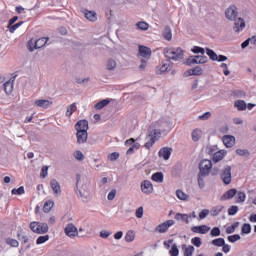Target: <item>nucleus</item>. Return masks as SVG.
I'll return each mask as SVG.
<instances>
[{
  "label": "nucleus",
  "mask_w": 256,
  "mask_h": 256,
  "mask_svg": "<svg viewBox=\"0 0 256 256\" xmlns=\"http://www.w3.org/2000/svg\"><path fill=\"white\" fill-rule=\"evenodd\" d=\"M164 55L169 61H181L183 57L185 56L183 54V49L181 48H165L164 49Z\"/></svg>",
  "instance_id": "nucleus-1"
},
{
  "label": "nucleus",
  "mask_w": 256,
  "mask_h": 256,
  "mask_svg": "<svg viewBox=\"0 0 256 256\" xmlns=\"http://www.w3.org/2000/svg\"><path fill=\"white\" fill-rule=\"evenodd\" d=\"M30 229L33 233H37L38 235H43L48 233L49 225L47 223H40V222H32L30 224Z\"/></svg>",
  "instance_id": "nucleus-2"
},
{
  "label": "nucleus",
  "mask_w": 256,
  "mask_h": 256,
  "mask_svg": "<svg viewBox=\"0 0 256 256\" xmlns=\"http://www.w3.org/2000/svg\"><path fill=\"white\" fill-rule=\"evenodd\" d=\"M47 41H49V38L47 37H42L35 41L30 40L28 42L29 51L33 52L35 49H41L42 47H45V45H47Z\"/></svg>",
  "instance_id": "nucleus-3"
},
{
  "label": "nucleus",
  "mask_w": 256,
  "mask_h": 256,
  "mask_svg": "<svg viewBox=\"0 0 256 256\" xmlns=\"http://www.w3.org/2000/svg\"><path fill=\"white\" fill-rule=\"evenodd\" d=\"M209 61V58L207 56H191L186 60V64L191 67V65H203V63H207Z\"/></svg>",
  "instance_id": "nucleus-4"
},
{
  "label": "nucleus",
  "mask_w": 256,
  "mask_h": 256,
  "mask_svg": "<svg viewBox=\"0 0 256 256\" xmlns=\"http://www.w3.org/2000/svg\"><path fill=\"white\" fill-rule=\"evenodd\" d=\"M220 177L224 183V185H230L231 181H232V176H231V166L227 165L226 167H224V169L222 170Z\"/></svg>",
  "instance_id": "nucleus-5"
},
{
  "label": "nucleus",
  "mask_w": 256,
  "mask_h": 256,
  "mask_svg": "<svg viewBox=\"0 0 256 256\" xmlns=\"http://www.w3.org/2000/svg\"><path fill=\"white\" fill-rule=\"evenodd\" d=\"M213 167V163L211 160H202L200 162V175L207 176L209 175V172L211 171V168Z\"/></svg>",
  "instance_id": "nucleus-6"
},
{
  "label": "nucleus",
  "mask_w": 256,
  "mask_h": 256,
  "mask_svg": "<svg viewBox=\"0 0 256 256\" xmlns=\"http://www.w3.org/2000/svg\"><path fill=\"white\" fill-rule=\"evenodd\" d=\"M237 15H239V11L237 10V6L231 5L229 8L225 11L226 19L229 21H234L237 19Z\"/></svg>",
  "instance_id": "nucleus-7"
},
{
  "label": "nucleus",
  "mask_w": 256,
  "mask_h": 256,
  "mask_svg": "<svg viewBox=\"0 0 256 256\" xmlns=\"http://www.w3.org/2000/svg\"><path fill=\"white\" fill-rule=\"evenodd\" d=\"M64 233L65 235H67V237H70L71 239L79 235V231L77 230V227H75L73 223L67 224V226L64 229Z\"/></svg>",
  "instance_id": "nucleus-8"
},
{
  "label": "nucleus",
  "mask_w": 256,
  "mask_h": 256,
  "mask_svg": "<svg viewBox=\"0 0 256 256\" xmlns=\"http://www.w3.org/2000/svg\"><path fill=\"white\" fill-rule=\"evenodd\" d=\"M175 225V220H167L166 222L158 225L156 227V231L158 233H167L169 231V227H173Z\"/></svg>",
  "instance_id": "nucleus-9"
},
{
  "label": "nucleus",
  "mask_w": 256,
  "mask_h": 256,
  "mask_svg": "<svg viewBox=\"0 0 256 256\" xmlns=\"http://www.w3.org/2000/svg\"><path fill=\"white\" fill-rule=\"evenodd\" d=\"M234 21L233 31L234 33H241L245 29V20L241 17L236 18Z\"/></svg>",
  "instance_id": "nucleus-10"
},
{
  "label": "nucleus",
  "mask_w": 256,
  "mask_h": 256,
  "mask_svg": "<svg viewBox=\"0 0 256 256\" xmlns=\"http://www.w3.org/2000/svg\"><path fill=\"white\" fill-rule=\"evenodd\" d=\"M50 187L53 191V194L55 197H60L61 195V184H59V181L57 179L50 180Z\"/></svg>",
  "instance_id": "nucleus-11"
},
{
  "label": "nucleus",
  "mask_w": 256,
  "mask_h": 256,
  "mask_svg": "<svg viewBox=\"0 0 256 256\" xmlns=\"http://www.w3.org/2000/svg\"><path fill=\"white\" fill-rule=\"evenodd\" d=\"M141 191L142 193H145V195L153 193V183H151L149 180H144L141 183Z\"/></svg>",
  "instance_id": "nucleus-12"
},
{
  "label": "nucleus",
  "mask_w": 256,
  "mask_h": 256,
  "mask_svg": "<svg viewBox=\"0 0 256 256\" xmlns=\"http://www.w3.org/2000/svg\"><path fill=\"white\" fill-rule=\"evenodd\" d=\"M169 60L167 62H162L160 65L156 66L155 73L156 75H163L169 70Z\"/></svg>",
  "instance_id": "nucleus-13"
},
{
  "label": "nucleus",
  "mask_w": 256,
  "mask_h": 256,
  "mask_svg": "<svg viewBox=\"0 0 256 256\" xmlns=\"http://www.w3.org/2000/svg\"><path fill=\"white\" fill-rule=\"evenodd\" d=\"M210 230L211 228L207 225L193 226L191 228L192 233H200L201 235H206Z\"/></svg>",
  "instance_id": "nucleus-14"
},
{
  "label": "nucleus",
  "mask_w": 256,
  "mask_h": 256,
  "mask_svg": "<svg viewBox=\"0 0 256 256\" xmlns=\"http://www.w3.org/2000/svg\"><path fill=\"white\" fill-rule=\"evenodd\" d=\"M171 153H173V148L164 147L159 150L158 155L165 161H168L169 157H171Z\"/></svg>",
  "instance_id": "nucleus-15"
},
{
  "label": "nucleus",
  "mask_w": 256,
  "mask_h": 256,
  "mask_svg": "<svg viewBox=\"0 0 256 256\" xmlns=\"http://www.w3.org/2000/svg\"><path fill=\"white\" fill-rule=\"evenodd\" d=\"M222 141H223L225 147L230 149L231 147H233L235 145V136L225 135V136H223Z\"/></svg>",
  "instance_id": "nucleus-16"
},
{
  "label": "nucleus",
  "mask_w": 256,
  "mask_h": 256,
  "mask_svg": "<svg viewBox=\"0 0 256 256\" xmlns=\"http://www.w3.org/2000/svg\"><path fill=\"white\" fill-rule=\"evenodd\" d=\"M75 129L77 132L79 131H89V121L80 120L76 123Z\"/></svg>",
  "instance_id": "nucleus-17"
},
{
  "label": "nucleus",
  "mask_w": 256,
  "mask_h": 256,
  "mask_svg": "<svg viewBox=\"0 0 256 256\" xmlns=\"http://www.w3.org/2000/svg\"><path fill=\"white\" fill-rule=\"evenodd\" d=\"M236 195H237V189L235 188L229 189L221 196V201H229V199H233Z\"/></svg>",
  "instance_id": "nucleus-18"
},
{
  "label": "nucleus",
  "mask_w": 256,
  "mask_h": 256,
  "mask_svg": "<svg viewBox=\"0 0 256 256\" xmlns=\"http://www.w3.org/2000/svg\"><path fill=\"white\" fill-rule=\"evenodd\" d=\"M88 133L87 131H79L76 133L77 143L79 145H83V143H87Z\"/></svg>",
  "instance_id": "nucleus-19"
},
{
  "label": "nucleus",
  "mask_w": 256,
  "mask_h": 256,
  "mask_svg": "<svg viewBox=\"0 0 256 256\" xmlns=\"http://www.w3.org/2000/svg\"><path fill=\"white\" fill-rule=\"evenodd\" d=\"M151 48L147 46H139V55L145 59L151 58Z\"/></svg>",
  "instance_id": "nucleus-20"
},
{
  "label": "nucleus",
  "mask_w": 256,
  "mask_h": 256,
  "mask_svg": "<svg viewBox=\"0 0 256 256\" xmlns=\"http://www.w3.org/2000/svg\"><path fill=\"white\" fill-rule=\"evenodd\" d=\"M34 105H36L37 107H41L42 109H47L50 105H53V102L45 99H38L35 100Z\"/></svg>",
  "instance_id": "nucleus-21"
},
{
  "label": "nucleus",
  "mask_w": 256,
  "mask_h": 256,
  "mask_svg": "<svg viewBox=\"0 0 256 256\" xmlns=\"http://www.w3.org/2000/svg\"><path fill=\"white\" fill-rule=\"evenodd\" d=\"M225 155H227V151L225 150H220L214 153L213 155V161L214 163H219V161H223V159L225 158Z\"/></svg>",
  "instance_id": "nucleus-22"
},
{
  "label": "nucleus",
  "mask_w": 256,
  "mask_h": 256,
  "mask_svg": "<svg viewBox=\"0 0 256 256\" xmlns=\"http://www.w3.org/2000/svg\"><path fill=\"white\" fill-rule=\"evenodd\" d=\"M155 141H157V139L153 137V133L148 134L146 137V143L144 144L145 149H151V147L155 145Z\"/></svg>",
  "instance_id": "nucleus-23"
},
{
  "label": "nucleus",
  "mask_w": 256,
  "mask_h": 256,
  "mask_svg": "<svg viewBox=\"0 0 256 256\" xmlns=\"http://www.w3.org/2000/svg\"><path fill=\"white\" fill-rule=\"evenodd\" d=\"M84 17L92 23H95V21H97V13L95 11L85 10Z\"/></svg>",
  "instance_id": "nucleus-24"
},
{
  "label": "nucleus",
  "mask_w": 256,
  "mask_h": 256,
  "mask_svg": "<svg viewBox=\"0 0 256 256\" xmlns=\"http://www.w3.org/2000/svg\"><path fill=\"white\" fill-rule=\"evenodd\" d=\"M165 132V127L163 128H156L154 127V129H149V134L152 133V136L155 137V139H159V137H161V133Z\"/></svg>",
  "instance_id": "nucleus-25"
},
{
  "label": "nucleus",
  "mask_w": 256,
  "mask_h": 256,
  "mask_svg": "<svg viewBox=\"0 0 256 256\" xmlns=\"http://www.w3.org/2000/svg\"><path fill=\"white\" fill-rule=\"evenodd\" d=\"M162 35L166 41H171L173 39V33L171 32V27L170 26H165Z\"/></svg>",
  "instance_id": "nucleus-26"
},
{
  "label": "nucleus",
  "mask_w": 256,
  "mask_h": 256,
  "mask_svg": "<svg viewBox=\"0 0 256 256\" xmlns=\"http://www.w3.org/2000/svg\"><path fill=\"white\" fill-rule=\"evenodd\" d=\"M174 219H176V221H185L187 225H189L190 222L188 214L176 213Z\"/></svg>",
  "instance_id": "nucleus-27"
},
{
  "label": "nucleus",
  "mask_w": 256,
  "mask_h": 256,
  "mask_svg": "<svg viewBox=\"0 0 256 256\" xmlns=\"http://www.w3.org/2000/svg\"><path fill=\"white\" fill-rule=\"evenodd\" d=\"M191 135H192V141L197 143V141H199V139H201L203 132L199 128H196L192 131Z\"/></svg>",
  "instance_id": "nucleus-28"
},
{
  "label": "nucleus",
  "mask_w": 256,
  "mask_h": 256,
  "mask_svg": "<svg viewBox=\"0 0 256 256\" xmlns=\"http://www.w3.org/2000/svg\"><path fill=\"white\" fill-rule=\"evenodd\" d=\"M186 73L188 74V77H191V75H202L203 69L200 66H196L194 69H190Z\"/></svg>",
  "instance_id": "nucleus-29"
},
{
  "label": "nucleus",
  "mask_w": 256,
  "mask_h": 256,
  "mask_svg": "<svg viewBox=\"0 0 256 256\" xmlns=\"http://www.w3.org/2000/svg\"><path fill=\"white\" fill-rule=\"evenodd\" d=\"M234 107H236L238 111H245V109H247V103L245 102V100H237L234 103Z\"/></svg>",
  "instance_id": "nucleus-30"
},
{
  "label": "nucleus",
  "mask_w": 256,
  "mask_h": 256,
  "mask_svg": "<svg viewBox=\"0 0 256 256\" xmlns=\"http://www.w3.org/2000/svg\"><path fill=\"white\" fill-rule=\"evenodd\" d=\"M75 111H77V103L74 102L71 105L67 106L66 117H71V115H73V113H75Z\"/></svg>",
  "instance_id": "nucleus-31"
},
{
  "label": "nucleus",
  "mask_w": 256,
  "mask_h": 256,
  "mask_svg": "<svg viewBox=\"0 0 256 256\" xmlns=\"http://www.w3.org/2000/svg\"><path fill=\"white\" fill-rule=\"evenodd\" d=\"M153 127H155L156 129H163L164 127V131H167V127H169V124L164 120H159L153 124Z\"/></svg>",
  "instance_id": "nucleus-32"
},
{
  "label": "nucleus",
  "mask_w": 256,
  "mask_h": 256,
  "mask_svg": "<svg viewBox=\"0 0 256 256\" xmlns=\"http://www.w3.org/2000/svg\"><path fill=\"white\" fill-rule=\"evenodd\" d=\"M152 181H155L156 183H163L164 175L163 172H156L151 177Z\"/></svg>",
  "instance_id": "nucleus-33"
},
{
  "label": "nucleus",
  "mask_w": 256,
  "mask_h": 256,
  "mask_svg": "<svg viewBox=\"0 0 256 256\" xmlns=\"http://www.w3.org/2000/svg\"><path fill=\"white\" fill-rule=\"evenodd\" d=\"M107 71H115L117 69V62L114 59H109L106 64Z\"/></svg>",
  "instance_id": "nucleus-34"
},
{
  "label": "nucleus",
  "mask_w": 256,
  "mask_h": 256,
  "mask_svg": "<svg viewBox=\"0 0 256 256\" xmlns=\"http://www.w3.org/2000/svg\"><path fill=\"white\" fill-rule=\"evenodd\" d=\"M223 209H224L223 205L215 206L210 210V214L212 215V217H217V215H219V213H221Z\"/></svg>",
  "instance_id": "nucleus-35"
},
{
  "label": "nucleus",
  "mask_w": 256,
  "mask_h": 256,
  "mask_svg": "<svg viewBox=\"0 0 256 256\" xmlns=\"http://www.w3.org/2000/svg\"><path fill=\"white\" fill-rule=\"evenodd\" d=\"M111 101H109V99H104L101 100L100 102L95 104V109H97L98 111L103 109V107H107V105H109Z\"/></svg>",
  "instance_id": "nucleus-36"
},
{
  "label": "nucleus",
  "mask_w": 256,
  "mask_h": 256,
  "mask_svg": "<svg viewBox=\"0 0 256 256\" xmlns=\"http://www.w3.org/2000/svg\"><path fill=\"white\" fill-rule=\"evenodd\" d=\"M53 205H55V202H53V200L46 201L43 206L44 213H49V211H51V209H53Z\"/></svg>",
  "instance_id": "nucleus-37"
},
{
  "label": "nucleus",
  "mask_w": 256,
  "mask_h": 256,
  "mask_svg": "<svg viewBox=\"0 0 256 256\" xmlns=\"http://www.w3.org/2000/svg\"><path fill=\"white\" fill-rule=\"evenodd\" d=\"M125 241H126V243H131V242L135 241V232H133V230H130L126 233Z\"/></svg>",
  "instance_id": "nucleus-38"
},
{
  "label": "nucleus",
  "mask_w": 256,
  "mask_h": 256,
  "mask_svg": "<svg viewBox=\"0 0 256 256\" xmlns=\"http://www.w3.org/2000/svg\"><path fill=\"white\" fill-rule=\"evenodd\" d=\"M139 147H141V144L139 142L134 143L126 152L127 155H133L135 151L139 150Z\"/></svg>",
  "instance_id": "nucleus-39"
},
{
  "label": "nucleus",
  "mask_w": 256,
  "mask_h": 256,
  "mask_svg": "<svg viewBox=\"0 0 256 256\" xmlns=\"http://www.w3.org/2000/svg\"><path fill=\"white\" fill-rule=\"evenodd\" d=\"M191 51H192V53H195L196 55H199V53H200V56H205V48H203V47L194 46L191 49Z\"/></svg>",
  "instance_id": "nucleus-40"
},
{
  "label": "nucleus",
  "mask_w": 256,
  "mask_h": 256,
  "mask_svg": "<svg viewBox=\"0 0 256 256\" xmlns=\"http://www.w3.org/2000/svg\"><path fill=\"white\" fill-rule=\"evenodd\" d=\"M206 54L208 55V57L211 59V61H217L218 57L217 53H215V51L206 48Z\"/></svg>",
  "instance_id": "nucleus-41"
},
{
  "label": "nucleus",
  "mask_w": 256,
  "mask_h": 256,
  "mask_svg": "<svg viewBox=\"0 0 256 256\" xmlns=\"http://www.w3.org/2000/svg\"><path fill=\"white\" fill-rule=\"evenodd\" d=\"M3 86H4L5 93H7V95L13 92V83H11V81L5 82Z\"/></svg>",
  "instance_id": "nucleus-42"
},
{
  "label": "nucleus",
  "mask_w": 256,
  "mask_h": 256,
  "mask_svg": "<svg viewBox=\"0 0 256 256\" xmlns=\"http://www.w3.org/2000/svg\"><path fill=\"white\" fill-rule=\"evenodd\" d=\"M137 29H140V31H147L149 29V24L145 21H141L136 23Z\"/></svg>",
  "instance_id": "nucleus-43"
},
{
  "label": "nucleus",
  "mask_w": 256,
  "mask_h": 256,
  "mask_svg": "<svg viewBox=\"0 0 256 256\" xmlns=\"http://www.w3.org/2000/svg\"><path fill=\"white\" fill-rule=\"evenodd\" d=\"M241 233L242 235H249V233H251V224L249 223L243 224Z\"/></svg>",
  "instance_id": "nucleus-44"
},
{
  "label": "nucleus",
  "mask_w": 256,
  "mask_h": 256,
  "mask_svg": "<svg viewBox=\"0 0 256 256\" xmlns=\"http://www.w3.org/2000/svg\"><path fill=\"white\" fill-rule=\"evenodd\" d=\"M212 245H214V247H221L222 245H225V239L224 238H216L214 240H212Z\"/></svg>",
  "instance_id": "nucleus-45"
},
{
  "label": "nucleus",
  "mask_w": 256,
  "mask_h": 256,
  "mask_svg": "<svg viewBox=\"0 0 256 256\" xmlns=\"http://www.w3.org/2000/svg\"><path fill=\"white\" fill-rule=\"evenodd\" d=\"M176 196L180 199V201H187V199H189V195L185 194V192L181 190L176 191Z\"/></svg>",
  "instance_id": "nucleus-46"
},
{
  "label": "nucleus",
  "mask_w": 256,
  "mask_h": 256,
  "mask_svg": "<svg viewBox=\"0 0 256 256\" xmlns=\"http://www.w3.org/2000/svg\"><path fill=\"white\" fill-rule=\"evenodd\" d=\"M73 157L76 158L77 161H83V159H85V155L80 150L74 151Z\"/></svg>",
  "instance_id": "nucleus-47"
},
{
  "label": "nucleus",
  "mask_w": 256,
  "mask_h": 256,
  "mask_svg": "<svg viewBox=\"0 0 256 256\" xmlns=\"http://www.w3.org/2000/svg\"><path fill=\"white\" fill-rule=\"evenodd\" d=\"M49 241V235L39 236L36 240V245H43Z\"/></svg>",
  "instance_id": "nucleus-48"
},
{
  "label": "nucleus",
  "mask_w": 256,
  "mask_h": 256,
  "mask_svg": "<svg viewBox=\"0 0 256 256\" xmlns=\"http://www.w3.org/2000/svg\"><path fill=\"white\" fill-rule=\"evenodd\" d=\"M239 227V222L233 223L231 226L226 228V233L231 235V233H235V229Z\"/></svg>",
  "instance_id": "nucleus-49"
},
{
  "label": "nucleus",
  "mask_w": 256,
  "mask_h": 256,
  "mask_svg": "<svg viewBox=\"0 0 256 256\" xmlns=\"http://www.w3.org/2000/svg\"><path fill=\"white\" fill-rule=\"evenodd\" d=\"M17 237H18L19 241L22 242V245H25V244L29 243V237L27 235L22 234V233H18Z\"/></svg>",
  "instance_id": "nucleus-50"
},
{
  "label": "nucleus",
  "mask_w": 256,
  "mask_h": 256,
  "mask_svg": "<svg viewBox=\"0 0 256 256\" xmlns=\"http://www.w3.org/2000/svg\"><path fill=\"white\" fill-rule=\"evenodd\" d=\"M12 195H24L25 187L20 186L19 188H14L11 191Z\"/></svg>",
  "instance_id": "nucleus-51"
},
{
  "label": "nucleus",
  "mask_w": 256,
  "mask_h": 256,
  "mask_svg": "<svg viewBox=\"0 0 256 256\" xmlns=\"http://www.w3.org/2000/svg\"><path fill=\"white\" fill-rule=\"evenodd\" d=\"M203 177H206V176L201 175V173H198V185L200 189H205V179Z\"/></svg>",
  "instance_id": "nucleus-52"
},
{
  "label": "nucleus",
  "mask_w": 256,
  "mask_h": 256,
  "mask_svg": "<svg viewBox=\"0 0 256 256\" xmlns=\"http://www.w3.org/2000/svg\"><path fill=\"white\" fill-rule=\"evenodd\" d=\"M21 25H23V21H20L14 25L13 24L10 26L8 25L10 33H15V31H17V29H19V27H21Z\"/></svg>",
  "instance_id": "nucleus-53"
},
{
  "label": "nucleus",
  "mask_w": 256,
  "mask_h": 256,
  "mask_svg": "<svg viewBox=\"0 0 256 256\" xmlns=\"http://www.w3.org/2000/svg\"><path fill=\"white\" fill-rule=\"evenodd\" d=\"M6 244L10 245V247H19V241L15 240L13 238L6 239Z\"/></svg>",
  "instance_id": "nucleus-54"
},
{
  "label": "nucleus",
  "mask_w": 256,
  "mask_h": 256,
  "mask_svg": "<svg viewBox=\"0 0 256 256\" xmlns=\"http://www.w3.org/2000/svg\"><path fill=\"white\" fill-rule=\"evenodd\" d=\"M170 256H179V248H177V244H173L170 251Z\"/></svg>",
  "instance_id": "nucleus-55"
},
{
  "label": "nucleus",
  "mask_w": 256,
  "mask_h": 256,
  "mask_svg": "<svg viewBox=\"0 0 256 256\" xmlns=\"http://www.w3.org/2000/svg\"><path fill=\"white\" fill-rule=\"evenodd\" d=\"M241 239V236L239 234H234L231 236H228L229 243H237Z\"/></svg>",
  "instance_id": "nucleus-56"
},
{
  "label": "nucleus",
  "mask_w": 256,
  "mask_h": 256,
  "mask_svg": "<svg viewBox=\"0 0 256 256\" xmlns=\"http://www.w3.org/2000/svg\"><path fill=\"white\" fill-rule=\"evenodd\" d=\"M237 197V203H245V199H247V195L245 194V192H238Z\"/></svg>",
  "instance_id": "nucleus-57"
},
{
  "label": "nucleus",
  "mask_w": 256,
  "mask_h": 256,
  "mask_svg": "<svg viewBox=\"0 0 256 256\" xmlns=\"http://www.w3.org/2000/svg\"><path fill=\"white\" fill-rule=\"evenodd\" d=\"M195 251V247L188 246L184 250V256H193V252Z\"/></svg>",
  "instance_id": "nucleus-58"
},
{
  "label": "nucleus",
  "mask_w": 256,
  "mask_h": 256,
  "mask_svg": "<svg viewBox=\"0 0 256 256\" xmlns=\"http://www.w3.org/2000/svg\"><path fill=\"white\" fill-rule=\"evenodd\" d=\"M191 243L192 245H194L195 247H201V245H203V242L201 241V239L199 237H194L191 239Z\"/></svg>",
  "instance_id": "nucleus-59"
},
{
  "label": "nucleus",
  "mask_w": 256,
  "mask_h": 256,
  "mask_svg": "<svg viewBox=\"0 0 256 256\" xmlns=\"http://www.w3.org/2000/svg\"><path fill=\"white\" fill-rule=\"evenodd\" d=\"M238 211H239V207H237V206H231V207L228 209V215H230V216L237 215Z\"/></svg>",
  "instance_id": "nucleus-60"
},
{
  "label": "nucleus",
  "mask_w": 256,
  "mask_h": 256,
  "mask_svg": "<svg viewBox=\"0 0 256 256\" xmlns=\"http://www.w3.org/2000/svg\"><path fill=\"white\" fill-rule=\"evenodd\" d=\"M210 235L212 237H219V235H221V229H219V227H214L211 232Z\"/></svg>",
  "instance_id": "nucleus-61"
},
{
  "label": "nucleus",
  "mask_w": 256,
  "mask_h": 256,
  "mask_svg": "<svg viewBox=\"0 0 256 256\" xmlns=\"http://www.w3.org/2000/svg\"><path fill=\"white\" fill-rule=\"evenodd\" d=\"M110 235H111V232L108 231V230H102V231H100V237H101V239H108Z\"/></svg>",
  "instance_id": "nucleus-62"
},
{
  "label": "nucleus",
  "mask_w": 256,
  "mask_h": 256,
  "mask_svg": "<svg viewBox=\"0 0 256 256\" xmlns=\"http://www.w3.org/2000/svg\"><path fill=\"white\" fill-rule=\"evenodd\" d=\"M207 215H209V210L204 209L199 213V219H206Z\"/></svg>",
  "instance_id": "nucleus-63"
},
{
  "label": "nucleus",
  "mask_w": 256,
  "mask_h": 256,
  "mask_svg": "<svg viewBox=\"0 0 256 256\" xmlns=\"http://www.w3.org/2000/svg\"><path fill=\"white\" fill-rule=\"evenodd\" d=\"M108 159H110V161H117V159H119V153L118 152H113L108 156Z\"/></svg>",
  "instance_id": "nucleus-64"
}]
</instances>
